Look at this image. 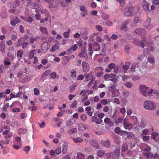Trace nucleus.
Here are the masks:
<instances>
[{"mask_svg":"<svg viewBox=\"0 0 159 159\" xmlns=\"http://www.w3.org/2000/svg\"><path fill=\"white\" fill-rule=\"evenodd\" d=\"M129 71L133 73V74L131 76L132 80L134 81L138 80L142 77L140 68L139 66L137 64L132 65Z\"/></svg>","mask_w":159,"mask_h":159,"instance_id":"obj_1","label":"nucleus"},{"mask_svg":"<svg viewBox=\"0 0 159 159\" xmlns=\"http://www.w3.org/2000/svg\"><path fill=\"white\" fill-rule=\"evenodd\" d=\"M139 91L140 94L143 96L150 97L154 93L153 89L144 84H141L139 86Z\"/></svg>","mask_w":159,"mask_h":159,"instance_id":"obj_2","label":"nucleus"},{"mask_svg":"<svg viewBox=\"0 0 159 159\" xmlns=\"http://www.w3.org/2000/svg\"><path fill=\"white\" fill-rule=\"evenodd\" d=\"M144 108L150 110H154L156 107L155 103L151 101H146L144 102L143 104Z\"/></svg>","mask_w":159,"mask_h":159,"instance_id":"obj_3","label":"nucleus"},{"mask_svg":"<svg viewBox=\"0 0 159 159\" xmlns=\"http://www.w3.org/2000/svg\"><path fill=\"white\" fill-rule=\"evenodd\" d=\"M120 154V150L117 149L115 152H112L111 153H108L107 154V158H113V159H117L119 155Z\"/></svg>","mask_w":159,"mask_h":159,"instance_id":"obj_4","label":"nucleus"},{"mask_svg":"<svg viewBox=\"0 0 159 159\" xmlns=\"http://www.w3.org/2000/svg\"><path fill=\"white\" fill-rule=\"evenodd\" d=\"M123 125L125 129L129 130H131L133 127L132 124L129 123L128 119L126 118H125L123 120Z\"/></svg>","mask_w":159,"mask_h":159,"instance_id":"obj_5","label":"nucleus"},{"mask_svg":"<svg viewBox=\"0 0 159 159\" xmlns=\"http://www.w3.org/2000/svg\"><path fill=\"white\" fill-rule=\"evenodd\" d=\"M62 153L63 154H65L67 152L68 149V143L66 140L62 141L61 144Z\"/></svg>","mask_w":159,"mask_h":159,"instance_id":"obj_6","label":"nucleus"},{"mask_svg":"<svg viewBox=\"0 0 159 159\" xmlns=\"http://www.w3.org/2000/svg\"><path fill=\"white\" fill-rule=\"evenodd\" d=\"M151 19L150 18L147 19L144 22V25L146 28L148 30H151L153 27V25L151 23Z\"/></svg>","mask_w":159,"mask_h":159,"instance_id":"obj_7","label":"nucleus"},{"mask_svg":"<svg viewBox=\"0 0 159 159\" xmlns=\"http://www.w3.org/2000/svg\"><path fill=\"white\" fill-rule=\"evenodd\" d=\"M82 66L83 71L84 72H87L90 69V66L89 64L85 61H83L82 63Z\"/></svg>","mask_w":159,"mask_h":159,"instance_id":"obj_8","label":"nucleus"},{"mask_svg":"<svg viewBox=\"0 0 159 159\" xmlns=\"http://www.w3.org/2000/svg\"><path fill=\"white\" fill-rule=\"evenodd\" d=\"M108 90L113 94H119V91L116 89V85H111L108 88Z\"/></svg>","mask_w":159,"mask_h":159,"instance_id":"obj_9","label":"nucleus"},{"mask_svg":"<svg viewBox=\"0 0 159 159\" xmlns=\"http://www.w3.org/2000/svg\"><path fill=\"white\" fill-rule=\"evenodd\" d=\"M80 10L83 12L81 13V16L82 17L84 16L87 14V9L84 5H81L80 6Z\"/></svg>","mask_w":159,"mask_h":159,"instance_id":"obj_10","label":"nucleus"},{"mask_svg":"<svg viewBox=\"0 0 159 159\" xmlns=\"http://www.w3.org/2000/svg\"><path fill=\"white\" fill-rule=\"evenodd\" d=\"M59 1L58 0H51L50 2H49V7L50 8L55 7H57L59 3Z\"/></svg>","mask_w":159,"mask_h":159,"instance_id":"obj_11","label":"nucleus"},{"mask_svg":"<svg viewBox=\"0 0 159 159\" xmlns=\"http://www.w3.org/2000/svg\"><path fill=\"white\" fill-rule=\"evenodd\" d=\"M129 119V123H131L133 126L135 125L136 122L138 120L137 117L134 116H130Z\"/></svg>","mask_w":159,"mask_h":159,"instance_id":"obj_12","label":"nucleus"},{"mask_svg":"<svg viewBox=\"0 0 159 159\" xmlns=\"http://www.w3.org/2000/svg\"><path fill=\"white\" fill-rule=\"evenodd\" d=\"M143 8L144 10L146 11H149V4L145 0H143L142 2Z\"/></svg>","mask_w":159,"mask_h":159,"instance_id":"obj_13","label":"nucleus"},{"mask_svg":"<svg viewBox=\"0 0 159 159\" xmlns=\"http://www.w3.org/2000/svg\"><path fill=\"white\" fill-rule=\"evenodd\" d=\"M10 129L8 130H4L3 132V135H6L5 136V138L6 139L10 138L13 135V133L11 132L10 133Z\"/></svg>","mask_w":159,"mask_h":159,"instance_id":"obj_14","label":"nucleus"},{"mask_svg":"<svg viewBox=\"0 0 159 159\" xmlns=\"http://www.w3.org/2000/svg\"><path fill=\"white\" fill-rule=\"evenodd\" d=\"M128 10L130 11L132 14H135L137 13L139 11V8L138 7H134L132 6L129 7Z\"/></svg>","mask_w":159,"mask_h":159,"instance_id":"obj_15","label":"nucleus"},{"mask_svg":"<svg viewBox=\"0 0 159 159\" xmlns=\"http://www.w3.org/2000/svg\"><path fill=\"white\" fill-rule=\"evenodd\" d=\"M53 120L56 123V125L58 127H60L61 126L63 121L62 119L57 117L54 118L53 119Z\"/></svg>","mask_w":159,"mask_h":159,"instance_id":"obj_16","label":"nucleus"},{"mask_svg":"<svg viewBox=\"0 0 159 159\" xmlns=\"http://www.w3.org/2000/svg\"><path fill=\"white\" fill-rule=\"evenodd\" d=\"M151 137L152 139L156 141H159V134L156 132H153L151 134Z\"/></svg>","mask_w":159,"mask_h":159,"instance_id":"obj_17","label":"nucleus"},{"mask_svg":"<svg viewBox=\"0 0 159 159\" xmlns=\"http://www.w3.org/2000/svg\"><path fill=\"white\" fill-rule=\"evenodd\" d=\"M86 75L85 80L86 81H89L93 79L94 75V72L93 71L91 72L89 74H85Z\"/></svg>","mask_w":159,"mask_h":159,"instance_id":"obj_18","label":"nucleus"},{"mask_svg":"<svg viewBox=\"0 0 159 159\" xmlns=\"http://www.w3.org/2000/svg\"><path fill=\"white\" fill-rule=\"evenodd\" d=\"M73 141L76 143H81L83 142V139L80 137H73L72 138Z\"/></svg>","mask_w":159,"mask_h":159,"instance_id":"obj_19","label":"nucleus"},{"mask_svg":"<svg viewBox=\"0 0 159 159\" xmlns=\"http://www.w3.org/2000/svg\"><path fill=\"white\" fill-rule=\"evenodd\" d=\"M27 70L26 69H25L23 71H20L17 75V77H20L21 80H22V77L25 75L27 73Z\"/></svg>","mask_w":159,"mask_h":159,"instance_id":"obj_20","label":"nucleus"},{"mask_svg":"<svg viewBox=\"0 0 159 159\" xmlns=\"http://www.w3.org/2000/svg\"><path fill=\"white\" fill-rule=\"evenodd\" d=\"M30 6L31 7L34 8V9H36L35 10V12L37 13L39 12V11L37 9L40 8L41 7L40 5L38 4H35L33 2H32L31 4H30Z\"/></svg>","mask_w":159,"mask_h":159,"instance_id":"obj_21","label":"nucleus"},{"mask_svg":"<svg viewBox=\"0 0 159 159\" xmlns=\"http://www.w3.org/2000/svg\"><path fill=\"white\" fill-rule=\"evenodd\" d=\"M20 21V20L17 17H15L11 19L10 21V23L12 26H14L16 24L18 23Z\"/></svg>","mask_w":159,"mask_h":159,"instance_id":"obj_22","label":"nucleus"},{"mask_svg":"<svg viewBox=\"0 0 159 159\" xmlns=\"http://www.w3.org/2000/svg\"><path fill=\"white\" fill-rule=\"evenodd\" d=\"M147 157H153V159H159V155L156 154L153 155L150 152L147 153Z\"/></svg>","mask_w":159,"mask_h":159,"instance_id":"obj_23","label":"nucleus"},{"mask_svg":"<svg viewBox=\"0 0 159 159\" xmlns=\"http://www.w3.org/2000/svg\"><path fill=\"white\" fill-rule=\"evenodd\" d=\"M89 143L91 145L96 148H98L99 147L97 142L93 139L90 140L89 141Z\"/></svg>","mask_w":159,"mask_h":159,"instance_id":"obj_24","label":"nucleus"},{"mask_svg":"<svg viewBox=\"0 0 159 159\" xmlns=\"http://www.w3.org/2000/svg\"><path fill=\"white\" fill-rule=\"evenodd\" d=\"M74 159H85V158L83 154L78 153H77L76 156H75Z\"/></svg>","mask_w":159,"mask_h":159,"instance_id":"obj_25","label":"nucleus"},{"mask_svg":"<svg viewBox=\"0 0 159 159\" xmlns=\"http://www.w3.org/2000/svg\"><path fill=\"white\" fill-rule=\"evenodd\" d=\"M77 48V46L76 44H74L73 47L69 49L67 52L69 53H70L72 52V51H75Z\"/></svg>","mask_w":159,"mask_h":159,"instance_id":"obj_26","label":"nucleus"},{"mask_svg":"<svg viewBox=\"0 0 159 159\" xmlns=\"http://www.w3.org/2000/svg\"><path fill=\"white\" fill-rule=\"evenodd\" d=\"M22 145V143H17L14 142V144L13 145L12 147L14 149L17 150L21 147Z\"/></svg>","mask_w":159,"mask_h":159,"instance_id":"obj_27","label":"nucleus"},{"mask_svg":"<svg viewBox=\"0 0 159 159\" xmlns=\"http://www.w3.org/2000/svg\"><path fill=\"white\" fill-rule=\"evenodd\" d=\"M135 32L138 34H145V31L143 30L137 28L135 30Z\"/></svg>","mask_w":159,"mask_h":159,"instance_id":"obj_28","label":"nucleus"},{"mask_svg":"<svg viewBox=\"0 0 159 159\" xmlns=\"http://www.w3.org/2000/svg\"><path fill=\"white\" fill-rule=\"evenodd\" d=\"M87 126L83 124H80L78 126V129L80 131H83L86 129Z\"/></svg>","mask_w":159,"mask_h":159,"instance_id":"obj_29","label":"nucleus"},{"mask_svg":"<svg viewBox=\"0 0 159 159\" xmlns=\"http://www.w3.org/2000/svg\"><path fill=\"white\" fill-rule=\"evenodd\" d=\"M147 61L150 64H153L154 63L155 60L154 58L152 56H149L147 58Z\"/></svg>","mask_w":159,"mask_h":159,"instance_id":"obj_30","label":"nucleus"},{"mask_svg":"<svg viewBox=\"0 0 159 159\" xmlns=\"http://www.w3.org/2000/svg\"><path fill=\"white\" fill-rule=\"evenodd\" d=\"M27 132V130L25 129H20L18 130V133L19 135L23 134Z\"/></svg>","mask_w":159,"mask_h":159,"instance_id":"obj_31","label":"nucleus"},{"mask_svg":"<svg viewBox=\"0 0 159 159\" xmlns=\"http://www.w3.org/2000/svg\"><path fill=\"white\" fill-rule=\"evenodd\" d=\"M149 133V130L147 129H143L142 131V133L140 135H148Z\"/></svg>","mask_w":159,"mask_h":159,"instance_id":"obj_32","label":"nucleus"},{"mask_svg":"<svg viewBox=\"0 0 159 159\" xmlns=\"http://www.w3.org/2000/svg\"><path fill=\"white\" fill-rule=\"evenodd\" d=\"M88 93V90L84 89L82 90L80 93V95H82V97H84L85 96H87V94Z\"/></svg>","mask_w":159,"mask_h":159,"instance_id":"obj_33","label":"nucleus"},{"mask_svg":"<svg viewBox=\"0 0 159 159\" xmlns=\"http://www.w3.org/2000/svg\"><path fill=\"white\" fill-rule=\"evenodd\" d=\"M102 144L107 148H109L110 145V142L108 140L103 141L102 142Z\"/></svg>","mask_w":159,"mask_h":159,"instance_id":"obj_34","label":"nucleus"},{"mask_svg":"<svg viewBox=\"0 0 159 159\" xmlns=\"http://www.w3.org/2000/svg\"><path fill=\"white\" fill-rule=\"evenodd\" d=\"M32 79V78L31 77L26 76L23 79H22L21 80L22 82H26L30 81Z\"/></svg>","mask_w":159,"mask_h":159,"instance_id":"obj_35","label":"nucleus"},{"mask_svg":"<svg viewBox=\"0 0 159 159\" xmlns=\"http://www.w3.org/2000/svg\"><path fill=\"white\" fill-rule=\"evenodd\" d=\"M51 73V71L49 70H48L43 73L41 75L42 78H44L46 76L49 75Z\"/></svg>","mask_w":159,"mask_h":159,"instance_id":"obj_36","label":"nucleus"},{"mask_svg":"<svg viewBox=\"0 0 159 159\" xmlns=\"http://www.w3.org/2000/svg\"><path fill=\"white\" fill-rule=\"evenodd\" d=\"M101 102L102 104L105 105L108 104V103H110V101L109 99H103L101 101Z\"/></svg>","mask_w":159,"mask_h":159,"instance_id":"obj_37","label":"nucleus"},{"mask_svg":"<svg viewBox=\"0 0 159 159\" xmlns=\"http://www.w3.org/2000/svg\"><path fill=\"white\" fill-rule=\"evenodd\" d=\"M77 132V129L75 128L71 129L68 131V133L70 134H72L75 133Z\"/></svg>","mask_w":159,"mask_h":159,"instance_id":"obj_38","label":"nucleus"},{"mask_svg":"<svg viewBox=\"0 0 159 159\" xmlns=\"http://www.w3.org/2000/svg\"><path fill=\"white\" fill-rule=\"evenodd\" d=\"M39 29L40 31L46 34H48L47 29L46 28L40 26V27Z\"/></svg>","mask_w":159,"mask_h":159,"instance_id":"obj_39","label":"nucleus"},{"mask_svg":"<svg viewBox=\"0 0 159 159\" xmlns=\"http://www.w3.org/2000/svg\"><path fill=\"white\" fill-rule=\"evenodd\" d=\"M121 71V69L118 66H116L114 69V72L117 74H120Z\"/></svg>","mask_w":159,"mask_h":159,"instance_id":"obj_40","label":"nucleus"},{"mask_svg":"<svg viewBox=\"0 0 159 159\" xmlns=\"http://www.w3.org/2000/svg\"><path fill=\"white\" fill-rule=\"evenodd\" d=\"M59 48V47L57 44L55 45L52 46V47L51 48L50 51L51 52H53L56 50L58 49Z\"/></svg>","mask_w":159,"mask_h":159,"instance_id":"obj_41","label":"nucleus"},{"mask_svg":"<svg viewBox=\"0 0 159 159\" xmlns=\"http://www.w3.org/2000/svg\"><path fill=\"white\" fill-rule=\"evenodd\" d=\"M56 153L57 155L60 154L62 152L61 148V147H57L55 150Z\"/></svg>","mask_w":159,"mask_h":159,"instance_id":"obj_42","label":"nucleus"},{"mask_svg":"<svg viewBox=\"0 0 159 159\" xmlns=\"http://www.w3.org/2000/svg\"><path fill=\"white\" fill-rule=\"evenodd\" d=\"M37 38H33L32 37H30L29 39V41L30 43H34L37 41Z\"/></svg>","mask_w":159,"mask_h":159,"instance_id":"obj_43","label":"nucleus"},{"mask_svg":"<svg viewBox=\"0 0 159 159\" xmlns=\"http://www.w3.org/2000/svg\"><path fill=\"white\" fill-rule=\"evenodd\" d=\"M93 35L96 36V41L98 42H101V39L100 36L98 35V33H95L93 34Z\"/></svg>","mask_w":159,"mask_h":159,"instance_id":"obj_44","label":"nucleus"},{"mask_svg":"<svg viewBox=\"0 0 159 159\" xmlns=\"http://www.w3.org/2000/svg\"><path fill=\"white\" fill-rule=\"evenodd\" d=\"M36 53V51L35 50H33L30 52L29 54V57L30 58H32L33 57V56Z\"/></svg>","mask_w":159,"mask_h":159,"instance_id":"obj_45","label":"nucleus"},{"mask_svg":"<svg viewBox=\"0 0 159 159\" xmlns=\"http://www.w3.org/2000/svg\"><path fill=\"white\" fill-rule=\"evenodd\" d=\"M143 140L144 141H147L149 139V136L145 135H140Z\"/></svg>","mask_w":159,"mask_h":159,"instance_id":"obj_46","label":"nucleus"},{"mask_svg":"<svg viewBox=\"0 0 159 159\" xmlns=\"http://www.w3.org/2000/svg\"><path fill=\"white\" fill-rule=\"evenodd\" d=\"M125 86L127 88H131L133 86L132 84L129 82H127L125 83Z\"/></svg>","mask_w":159,"mask_h":159,"instance_id":"obj_47","label":"nucleus"},{"mask_svg":"<svg viewBox=\"0 0 159 159\" xmlns=\"http://www.w3.org/2000/svg\"><path fill=\"white\" fill-rule=\"evenodd\" d=\"M23 51L22 50H18L17 52V57H21L23 56Z\"/></svg>","mask_w":159,"mask_h":159,"instance_id":"obj_48","label":"nucleus"},{"mask_svg":"<svg viewBox=\"0 0 159 159\" xmlns=\"http://www.w3.org/2000/svg\"><path fill=\"white\" fill-rule=\"evenodd\" d=\"M105 153V152L103 150L99 151L98 153V156L100 157H101L103 156Z\"/></svg>","mask_w":159,"mask_h":159,"instance_id":"obj_49","label":"nucleus"},{"mask_svg":"<svg viewBox=\"0 0 159 159\" xmlns=\"http://www.w3.org/2000/svg\"><path fill=\"white\" fill-rule=\"evenodd\" d=\"M128 149V147L126 144H124L122 147L121 150L122 152H125Z\"/></svg>","mask_w":159,"mask_h":159,"instance_id":"obj_50","label":"nucleus"},{"mask_svg":"<svg viewBox=\"0 0 159 159\" xmlns=\"http://www.w3.org/2000/svg\"><path fill=\"white\" fill-rule=\"evenodd\" d=\"M41 12L45 15L47 16H49V13L48 11L45 9H42L41 10Z\"/></svg>","mask_w":159,"mask_h":159,"instance_id":"obj_51","label":"nucleus"},{"mask_svg":"<svg viewBox=\"0 0 159 159\" xmlns=\"http://www.w3.org/2000/svg\"><path fill=\"white\" fill-rule=\"evenodd\" d=\"M15 142H16L17 143H22L21 142V139L20 137H16L15 138Z\"/></svg>","mask_w":159,"mask_h":159,"instance_id":"obj_52","label":"nucleus"},{"mask_svg":"<svg viewBox=\"0 0 159 159\" xmlns=\"http://www.w3.org/2000/svg\"><path fill=\"white\" fill-rule=\"evenodd\" d=\"M30 149V146H27L25 147L23 150L26 152V154H28Z\"/></svg>","mask_w":159,"mask_h":159,"instance_id":"obj_53","label":"nucleus"},{"mask_svg":"<svg viewBox=\"0 0 159 159\" xmlns=\"http://www.w3.org/2000/svg\"><path fill=\"white\" fill-rule=\"evenodd\" d=\"M73 124V123L72 122L71 120L70 119L67 120L66 123V125L67 126H71Z\"/></svg>","mask_w":159,"mask_h":159,"instance_id":"obj_54","label":"nucleus"},{"mask_svg":"<svg viewBox=\"0 0 159 159\" xmlns=\"http://www.w3.org/2000/svg\"><path fill=\"white\" fill-rule=\"evenodd\" d=\"M119 76H117L116 78H111V80H110L114 83H116L118 81V80L117 79L119 78Z\"/></svg>","mask_w":159,"mask_h":159,"instance_id":"obj_55","label":"nucleus"},{"mask_svg":"<svg viewBox=\"0 0 159 159\" xmlns=\"http://www.w3.org/2000/svg\"><path fill=\"white\" fill-rule=\"evenodd\" d=\"M124 14L125 16H130L132 14V12H131L130 11L128 10V11H125L124 13Z\"/></svg>","mask_w":159,"mask_h":159,"instance_id":"obj_56","label":"nucleus"},{"mask_svg":"<svg viewBox=\"0 0 159 159\" xmlns=\"http://www.w3.org/2000/svg\"><path fill=\"white\" fill-rule=\"evenodd\" d=\"M115 65L113 63L110 64L108 66V67L110 70L112 69L115 68Z\"/></svg>","mask_w":159,"mask_h":159,"instance_id":"obj_57","label":"nucleus"},{"mask_svg":"<svg viewBox=\"0 0 159 159\" xmlns=\"http://www.w3.org/2000/svg\"><path fill=\"white\" fill-rule=\"evenodd\" d=\"M79 56L80 57H84L86 58L87 57V55L86 53L84 52H83L79 54Z\"/></svg>","mask_w":159,"mask_h":159,"instance_id":"obj_58","label":"nucleus"},{"mask_svg":"<svg viewBox=\"0 0 159 159\" xmlns=\"http://www.w3.org/2000/svg\"><path fill=\"white\" fill-rule=\"evenodd\" d=\"M8 103H7L6 105H4L2 107V111L4 112H6V109L8 108Z\"/></svg>","mask_w":159,"mask_h":159,"instance_id":"obj_59","label":"nucleus"},{"mask_svg":"<svg viewBox=\"0 0 159 159\" xmlns=\"http://www.w3.org/2000/svg\"><path fill=\"white\" fill-rule=\"evenodd\" d=\"M117 2H119L120 4V6L122 7H123L125 4L124 0H116Z\"/></svg>","mask_w":159,"mask_h":159,"instance_id":"obj_60","label":"nucleus"},{"mask_svg":"<svg viewBox=\"0 0 159 159\" xmlns=\"http://www.w3.org/2000/svg\"><path fill=\"white\" fill-rule=\"evenodd\" d=\"M81 119L85 121L87 119V116L85 114H82L80 116Z\"/></svg>","mask_w":159,"mask_h":159,"instance_id":"obj_61","label":"nucleus"},{"mask_svg":"<svg viewBox=\"0 0 159 159\" xmlns=\"http://www.w3.org/2000/svg\"><path fill=\"white\" fill-rule=\"evenodd\" d=\"M47 46V43H44L42 44L41 45V48L42 50H45L47 49L46 47Z\"/></svg>","mask_w":159,"mask_h":159,"instance_id":"obj_62","label":"nucleus"},{"mask_svg":"<svg viewBox=\"0 0 159 159\" xmlns=\"http://www.w3.org/2000/svg\"><path fill=\"white\" fill-rule=\"evenodd\" d=\"M64 111L61 110L57 114V116L58 117H60L62 116L64 114Z\"/></svg>","mask_w":159,"mask_h":159,"instance_id":"obj_63","label":"nucleus"},{"mask_svg":"<svg viewBox=\"0 0 159 159\" xmlns=\"http://www.w3.org/2000/svg\"><path fill=\"white\" fill-rule=\"evenodd\" d=\"M84 78V76L82 75H79L77 78V80H83Z\"/></svg>","mask_w":159,"mask_h":159,"instance_id":"obj_64","label":"nucleus"}]
</instances>
